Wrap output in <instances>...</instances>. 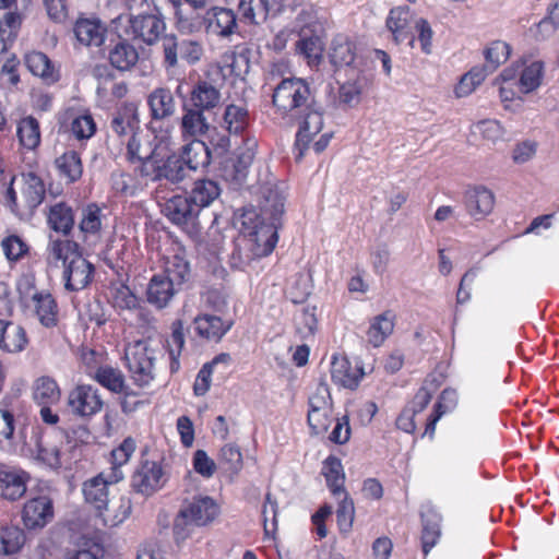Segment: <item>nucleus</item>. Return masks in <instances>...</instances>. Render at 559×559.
<instances>
[{"instance_id": "49", "label": "nucleus", "mask_w": 559, "mask_h": 559, "mask_svg": "<svg viewBox=\"0 0 559 559\" xmlns=\"http://www.w3.org/2000/svg\"><path fill=\"white\" fill-rule=\"evenodd\" d=\"M440 518L437 514L423 515L421 544L425 555L438 543L440 538Z\"/></svg>"}, {"instance_id": "35", "label": "nucleus", "mask_w": 559, "mask_h": 559, "mask_svg": "<svg viewBox=\"0 0 559 559\" xmlns=\"http://www.w3.org/2000/svg\"><path fill=\"white\" fill-rule=\"evenodd\" d=\"M55 166L59 176L66 180L67 183L78 181L83 174V165L79 153L75 151H68L55 159Z\"/></svg>"}, {"instance_id": "38", "label": "nucleus", "mask_w": 559, "mask_h": 559, "mask_svg": "<svg viewBox=\"0 0 559 559\" xmlns=\"http://www.w3.org/2000/svg\"><path fill=\"white\" fill-rule=\"evenodd\" d=\"M22 14L19 12H7L0 19V52L9 49L17 37L22 25Z\"/></svg>"}, {"instance_id": "10", "label": "nucleus", "mask_w": 559, "mask_h": 559, "mask_svg": "<svg viewBox=\"0 0 559 559\" xmlns=\"http://www.w3.org/2000/svg\"><path fill=\"white\" fill-rule=\"evenodd\" d=\"M165 145L154 138L153 141L142 132L133 134L127 142V156L131 163L139 162L141 164L140 171L143 177L147 175L146 167L154 165Z\"/></svg>"}, {"instance_id": "40", "label": "nucleus", "mask_w": 559, "mask_h": 559, "mask_svg": "<svg viewBox=\"0 0 559 559\" xmlns=\"http://www.w3.org/2000/svg\"><path fill=\"white\" fill-rule=\"evenodd\" d=\"M48 224L57 233L68 235L74 225L73 211L66 203H57L50 207Z\"/></svg>"}, {"instance_id": "1", "label": "nucleus", "mask_w": 559, "mask_h": 559, "mask_svg": "<svg viewBox=\"0 0 559 559\" xmlns=\"http://www.w3.org/2000/svg\"><path fill=\"white\" fill-rule=\"evenodd\" d=\"M272 103L283 117L299 121L295 142L298 151L296 159L299 160L323 128V108L317 102L309 83L300 78L283 79L273 91Z\"/></svg>"}, {"instance_id": "58", "label": "nucleus", "mask_w": 559, "mask_h": 559, "mask_svg": "<svg viewBox=\"0 0 559 559\" xmlns=\"http://www.w3.org/2000/svg\"><path fill=\"white\" fill-rule=\"evenodd\" d=\"M259 258L260 257L254 254L253 247L247 245V240L242 238L231 254L230 264L235 269L246 270L255 259Z\"/></svg>"}, {"instance_id": "62", "label": "nucleus", "mask_w": 559, "mask_h": 559, "mask_svg": "<svg viewBox=\"0 0 559 559\" xmlns=\"http://www.w3.org/2000/svg\"><path fill=\"white\" fill-rule=\"evenodd\" d=\"M263 523H264V533L269 535L272 531L276 530V516H277V502L272 498V495L269 492L265 496V503L262 510Z\"/></svg>"}, {"instance_id": "11", "label": "nucleus", "mask_w": 559, "mask_h": 559, "mask_svg": "<svg viewBox=\"0 0 559 559\" xmlns=\"http://www.w3.org/2000/svg\"><path fill=\"white\" fill-rule=\"evenodd\" d=\"M104 402L98 394V390L88 384L75 386L68 396V406L70 411L80 417H91L100 412Z\"/></svg>"}, {"instance_id": "56", "label": "nucleus", "mask_w": 559, "mask_h": 559, "mask_svg": "<svg viewBox=\"0 0 559 559\" xmlns=\"http://www.w3.org/2000/svg\"><path fill=\"white\" fill-rule=\"evenodd\" d=\"M362 86L358 81H349L338 88L340 104L344 108H354L361 100Z\"/></svg>"}, {"instance_id": "18", "label": "nucleus", "mask_w": 559, "mask_h": 559, "mask_svg": "<svg viewBox=\"0 0 559 559\" xmlns=\"http://www.w3.org/2000/svg\"><path fill=\"white\" fill-rule=\"evenodd\" d=\"M413 14L407 5L393 8L386 19L385 25L392 33L395 44L408 40L409 46H414L415 37L412 33Z\"/></svg>"}, {"instance_id": "46", "label": "nucleus", "mask_w": 559, "mask_h": 559, "mask_svg": "<svg viewBox=\"0 0 559 559\" xmlns=\"http://www.w3.org/2000/svg\"><path fill=\"white\" fill-rule=\"evenodd\" d=\"M163 274L181 289L191 277L190 264L183 257L176 254L167 261Z\"/></svg>"}, {"instance_id": "63", "label": "nucleus", "mask_w": 559, "mask_h": 559, "mask_svg": "<svg viewBox=\"0 0 559 559\" xmlns=\"http://www.w3.org/2000/svg\"><path fill=\"white\" fill-rule=\"evenodd\" d=\"M194 471L203 477L210 478L216 471L215 462L204 450H197L193 455Z\"/></svg>"}, {"instance_id": "6", "label": "nucleus", "mask_w": 559, "mask_h": 559, "mask_svg": "<svg viewBox=\"0 0 559 559\" xmlns=\"http://www.w3.org/2000/svg\"><path fill=\"white\" fill-rule=\"evenodd\" d=\"M163 64L167 71L179 68L180 62L198 63L203 56L200 43L186 38H178L174 34L162 38Z\"/></svg>"}, {"instance_id": "5", "label": "nucleus", "mask_w": 559, "mask_h": 559, "mask_svg": "<svg viewBox=\"0 0 559 559\" xmlns=\"http://www.w3.org/2000/svg\"><path fill=\"white\" fill-rule=\"evenodd\" d=\"M127 21L124 35L134 41H141L147 46L154 45L165 31L163 16L157 13H140L136 15H119L114 23Z\"/></svg>"}, {"instance_id": "20", "label": "nucleus", "mask_w": 559, "mask_h": 559, "mask_svg": "<svg viewBox=\"0 0 559 559\" xmlns=\"http://www.w3.org/2000/svg\"><path fill=\"white\" fill-rule=\"evenodd\" d=\"M181 290L163 273L154 275L146 289L147 301L158 309L165 308L174 296Z\"/></svg>"}, {"instance_id": "27", "label": "nucleus", "mask_w": 559, "mask_h": 559, "mask_svg": "<svg viewBox=\"0 0 559 559\" xmlns=\"http://www.w3.org/2000/svg\"><path fill=\"white\" fill-rule=\"evenodd\" d=\"M329 57L335 68L353 67L356 45L346 35L337 34L331 41Z\"/></svg>"}, {"instance_id": "8", "label": "nucleus", "mask_w": 559, "mask_h": 559, "mask_svg": "<svg viewBox=\"0 0 559 559\" xmlns=\"http://www.w3.org/2000/svg\"><path fill=\"white\" fill-rule=\"evenodd\" d=\"M147 175L153 181L166 180L170 183L177 185L182 182L186 178L190 177L183 160L178 153L169 154L167 147L162 151L154 165L146 167Z\"/></svg>"}, {"instance_id": "30", "label": "nucleus", "mask_w": 559, "mask_h": 559, "mask_svg": "<svg viewBox=\"0 0 559 559\" xmlns=\"http://www.w3.org/2000/svg\"><path fill=\"white\" fill-rule=\"evenodd\" d=\"M197 333L206 338L219 341L231 328V321L224 322L219 317L212 314L198 316L194 321Z\"/></svg>"}, {"instance_id": "29", "label": "nucleus", "mask_w": 559, "mask_h": 559, "mask_svg": "<svg viewBox=\"0 0 559 559\" xmlns=\"http://www.w3.org/2000/svg\"><path fill=\"white\" fill-rule=\"evenodd\" d=\"M183 116L181 118V128L183 133L191 136L204 135L211 124V118L214 116L202 110H198L183 104Z\"/></svg>"}, {"instance_id": "57", "label": "nucleus", "mask_w": 559, "mask_h": 559, "mask_svg": "<svg viewBox=\"0 0 559 559\" xmlns=\"http://www.w3.org/2000/svg\"><path fill=\"white\" fill-rule=\"evenodd\" d=\"M340 498L336 510L337 524L342 532H348L352 528L355 515L354 502L346 491Z\"/></svg>"}, {"instance_id": "34", "label": "nucleus", "mask_w": 559, "mask_h": 559, "mask_svg": "<svg viewBox=\"0 0 559 559\" xmlns=\"http://www.w3.org/2000/svg\"><path fill=\"white\" fill-rule=\"evenodd\" d=\"M76 39L85 46H100L104 41L105 29L96 20L80 19L74 25Z\"/></svg>"}, {"instance_id": "31", "label": "nucleus", "mask_w": 559, "mask_h": 559, "mask_svg": "<svg viewBox=\"0 0 559 559\" xmlns=\"http://www.w3.org/2000/svg\"><path fill=\"white\" fill-rule=\"evenodd\" d=\"M209 16V28L212 33L221 36L228 37L236 33L237 16L230 9L213 8Z\"/></svg>"}, {"instance_id": "13", "label": "nucleus", "mask_w": 559, "mask_h": 559, "mask_svg": "<svg viewBox=\"0 0 559 559\" xmlns=\"http://www.w3.org/2000/svg\"><path fill=\"white\" fill-rule=\"evenodd\" d=\"M94 266L81 254L71 252V259L64 265V287L70 292H78L85 288L92 281Z\"/></svg>"}, {"instance_id": "48", "label": "nucleus", "mask_w": 559, "mask_h": 559, "mask_svg": "<svg viewBox=\"0 0 559 559\" xmlns=\"http://www.w3.org/2000/svg\"><path fill=\"white\" fill-rule=\"evenodd\" d=\"M25 543L24 532L16 526L0 527V554L13 555L17 552Z\"/></svg>"}, {"instance_id": "2", "label": "nucleus", "mask_w": 559, "mask_h": 559, "mask_svg": "<svg viewBox=\"0 0 559 559\" xmlns=\"http://www.w3.org/2000/svg\"><path fill=\"white\" fill-rule=\"evenodd\" d=\"M83 495L85 501L96 509L106 525H118L131 513V500L126 497L120 498L118 511H110L108 480L103 477V474L84 483Z\"/></svg>"}, {"instance_id": "3", "label": "nucleus", "mask_w": 559, "mask_h": 559, "mask_svg": "<svg viewBox=\"0 0 559 559\" xmlns=\"http://www.w3.org/2000/svg\"><path fill=\"white\" fill-rule=\"evenodd\" d=\"M218 511V506L209 496H198L193 497L191 501H187L174 522L176 540H183L189 536V525L203 526L214 521Z\"/></svg>"}, {"instance_id": "16", "label": "nucleus", "mask_w": 559, "mask_h": 559, "mask_svg": "<svg viewBox=\"0 0 559 559\" xmlns=\"http://www.w3.org/2000/svg\"><path fill=\"white\" fill-rule=\"evenodd\" d=\"M221 98V92L215 85L209 81L200 80L193 85L188 99L183 104L215 116L214 109L219 106Z\"/></svg>"}, {"instance_id": "43", "label": "nucleus", "mask_w": 559, "mask_h": 559, "mask_svg": "<svg viewBox=\"0 0 559 559\" xmlns=\"http://www.w3.org/2000/svg\"><path fill=\"white\" fill-rule=\"evenodd\" d=\"M33 397L39 405H49L60 399V390L57 382L50 377L38 378L33 386Z\"/></svg>"}, {"instance_id": "19", "label": "nucleus", "mask_w": 559, "mask_h": 559, "mask_svg": "<svg viewBox=\"0 0 559 559\" xmlns=\"http://www.w3.org/2000/svg\"><path fill=\"white\" fill-rule=\"evenodd\" d=\"M464 203L472 217L483 219L493 210L495 194L484 186H476L465 192Z\"/></svg>"}, {"instance_id": "59", "label": "nucleus", "mask_w": 559, "mask_h": 559, "mask_svg": "<svg viewBox=\"0 0 559 559\" xmlns=\"http://www.w3.org/2000/svg\"><path fill=\"white\" fill-rule=\"evenodd\" d=\"M71 131L78 140H87L94 135L96 124L91 115H81L71 122Z\"/></svg>"}, {"instance_id": "64", "label": "nucleus", "mask_w": 559, "mask_h": 559, "mask_svg": "<svg viewBox=\"0 0 559 559\" xmlns=\"http://www.w3.org/2000/svg\"><path fill=\"white\" fill-rule=\"evenodd\" d=\"M317 330V318L313 312L302 310L296 318V331L302 338L313 336Z\"/></svg>"}, {"instance_id": "37", "label": "nucleus", "mask_w": 559, "mask_h": 559, "mask_svg": "<svg viewBox=\"0 0 559 559\" xmlns=\"http://www.w3.org/2000/svg\"><path fill=\"white\" fill-rule=\"evenodd\" d=\"M22 179V197L25 207L32 211L44 201L46 193L45 185L41 178L32 171L23 174Z\"/></svg>"}, {"instance_id": "45", "label": "nucleus", "mask_w": 559, "mask_h": 559, "mask_svg": "<svg viewBox=\"0 0 559 559\" xmlns=\"http://www.w3.org/2000/svg\"><path fill=\"white\" fill-rule=\"evenodd\" d=\"M93 379L114 393H122L128 388L122 372L109 366L97 368Z\"/></svg>"}, {"instance_id": "22", "label": "nucleus", "mask_w": 559, "mask_h": 559, "mask_svg": "<svg viewBox=\"0 0 559 559\" xmlns=\"http://www.w3.org/2000/svg\"><path fill=\"white\" fill-rule=\"evenodd\" d=\"M26 492V474L23 471L0 467V495L8 500L20 499Z\"/></svg>"}, {"instance_id": "52", "label": "nucleus", "mask_w": 559, "mask_h": 559, "mask_svg": "<svg viewBox=\"0 0 559 559\" xmlns=\"http://www.w3.org/2000/svg\"><path fill=\"white\" fill-rule=\"evenodd\" d=\"M511 47L501 40H496L485 50L486 68L492 73L501 63L508 60Z\"/></svg>"}, {"instance_id": "9", "label": "nucleus", "mask_w": 559, "mask_h": 559, "mask_svg": "<svg viewBox=\"0 0 559 559\" xmlns=\"http://www.w3.org/2000/svg\"><path fill=\"white\" fill-rule=\"evenodd\" d=\"M162 465L156 461L142 460L131 478L132 489L145 497L154 495L166 484Z\"/></svg>"}, {"instance_id": "61", "label": "nucleus", "mask_w": 559, "mask_h": 559, "mask_svg": "<svg viewBox=\"0 0 559 559\" xmlns=\"http://www.w3.org/2000/svg\"><path fill=\"white\" fill-rule=\"evenodd\" d=\"M237 221L240 223L241 231L247 235L250 229L253 230L259 227V224L263 221V216L257 212L253 206L242 207L240 214L237 215Z\"/></svg>"}, {"instance_id": "24", "label": "nucleus", "mask_w": 559, "mask_h": 559, "mask_svg": "<svg viewBox=\"0 0 559 559\" xmlns=\"http://www.w3.org/2000/svg\"><path fill=\"white\" fill-rule=\"evenodd\" d=\"M362 376V369L357 366L353 367L346 357H333L331 377L335 383L353 390L358 386Z\"/></svg>"}, {"instance_id": "41", "label": "nucleus", "mask_w": 559, "mask_h": 559, "mask_svg": "<svg viewBox=\"0 0 559 559\" xmlns=\"http://www.w3.org/2000/svg\"><path fill=\"white\" fill-rule=\"evenodd\" d=\"M223 120L229 133H241L249 124V112L246 105H227L224 110Z\"/></svg>"}, {"instance_id": "12", "label": "nucleus", "mask_w": 559, "mask_h": 559, "mask_svg": "<svg viewBox=\"0 0 559 559\" xmlns=\"http://www.w3.org/2000/svg\"><path fill=\"white\" fill-rule=\"evenodd\" d=\"M281 222L263 218L259 227L243 236L247 245L252 246L257 257H266L275 248L278 240L277 229Z\"/></svg>"}, {"instance_id": "51", "label": "nucleus", "mask_w": 559, "mask_h": 559, "mask_svg": "<svg viewBox=\"0 0 559 559\" xmlns=\"http://www.w3.org/2000/svg\"><path fill=\"white\" fill-rule=\"evenodd\" d=\"M239 11L250 23L259 24L266 20L269 14L267 0H240Z\"/></svg>"}, {"instance_id": "36", "label": "nucleus", "mask_w": 559, "mask_h": 559, "mask_svg": "<svg viewBox=\"0 0 559 559\" xmlns=\"http://www.w3.org/2000/svg\"><path fill=\"white\" fill-rule=\"evenodd\" d=\"M322 474L333 496L340 498L346 491L344 487L345 474L341 460L333 455L328 456L323 462Z\"/></svg>"}, {"instance_id": "33", "label": "nucleus", "mask_w": 559, "mask_h": 559, "mask_svg": "<svg viewBox=\"0 0 559 559\" xmlns=\"http://www.w3.org/2000/svg\"><path fill=\"white\" fill-rule=\"evenodd\" d=\"M108 59L117 70L128 71L138 63L139 52L127 39H122L109 51Z\"/></svg>"}, {"instance_id": "21", "label": "nucleus", "mask_w": 559, "mask_h": 559, "mask_svg": "<svg viewBox=\"0 0 559 559\" xmlns=\"http://www.w3.org/2000/svg\"><path fill=\"white\" fill-rule=\"evenodd\" d=\"M147 105L154 121L169 119L176 112V102L168 87L153 90L147 96Z\"/></svg>"}, {"instance_id": "60", "label": "nucleus", "mask_w": 559, "mask_h": 559, "mask_svg": "<svg viewBox=\"0 0 559 559\" xmlns=\"http://www.w3.org/2000/svg\"><path fill=\"white\" fill-rule=\"evenodd\" d=\"M112 304L118 309L133 310L138 308L139 299L128 286L122 285L115 290Z\"/></svg>"}, {"instance_id": "50", "label": "nucleus", "mask_w": 559, "mask_h": 559, "mask_svg": "<svg viewBox=\"0 0 559 559\" xmlns=\"http://www.w3.org/2000/svg\"><path fill=\"white\" fill-rule=\"evenodd\" d=\"M544 75V63L533 61L521 71L520 87L523 93H531L539 87Z\"/></svg>"}, {"instance_id": "14", "label": "nucleus", "mask_w": 559, "mask_h": 559, "mask_svg": "<svg viewBox=\"0 0 559 559\" xmlns=\"http://www.w3.org/2000/svg\"><path fill=\"white\" fill-rule=\"evenodd\" d=\"M22 519L29 530L43 528L53 519V504L48 496H38L26 501Z\"/></svg>"}, {"instance_id": "7", "label": "nucleus", "mask_w": 559, "mask_h": 559, "mask_svg": "<svg viewBox=\"0 0 559 559\" xmlns=\"http://www.w3.org/2000/svg\"><path fill=\"white\" fill-rule=\"evenodd\" d=\"M165 216L179 226L191 238H198L202 230L200 209L192 204L187 195H175L169 199L163 210Z\"/></svg>"}, {"instance_id": "44", "label": "nucleus", "mask_w": 559, "mask_h": 559, "mask_svg": "<svg viewBox=\"0 0 559 559\" xmlns=\"http://www.w3.org/2000/svg\"><path fill=\"white\" fill-rule=\"evenodd\" d=\"M36 314L40 323L46 328L57 324V304L50 294H35Z\"/></svg>"}, {"instance_id": "47", "label": "nucleus", "mask_w": 559, "mask_h": 559, "mask_svg": "<svg viewBox=\"0 0 559 559\" xmlns=\"http://www.w3.org/2000/svg\"><path fill=\"white\" fill-rule=\"evenodd\" d=\"M17 136L25 148H36L40 142L38 121L32 116L23 118L17 126Z\"/></svg>"}, {"instance_id": "28", "label": "nucleus", "mask_w": 559, "mask_h": 559, "mask_svg": "<svg viewBox=\"0 0 559 559\" xmlns=\"http://www.w3.org/2000/svg\"><path fill=\"white\" fill-rule=\"evenodd\" d=\"M25 64L36 76H39L46 84L51 85L59 81V71L55 69L50 59L40 51H32L25 56Z\"/></svg>"}, {"instance_id": "23", "label": "nucleus", "mask_w": 559, "mask_h": 559, "mask_svg": "<svg viewBox=\"0 0 559 559\" xmlns=\"http://www.w3.org/2000/svg\"><path fill=\"white\" fill-rule=\"evenodd\" d=\"M110 128L120 138L139 134L140 119L138 107L131 103L119 108L111 119Z\"/></svg>"}, {"instance_id": "25", "label": "nucleus", "mask_w": 559, "mask_h": 559, "mask_svg": "<svg viewBox=\"0 0 559 559\" xmlns=\"http://www.w3.org/2000/svg\"><path fill=\"white\" fill-rule=\"evenodd\" d=\"M27 343L28 340L23 326L0 319V349L8 353H20Z\"/></svg>"}, {"instance_id": "15", "label": "nucleus", "mask_w": 559, "mask_h": 559, "mask_svg": "<svg viewBox=\"0 0 559 559\" xmlns=\"http://www.w3.org/2000/svg\"><path fill=\"white\" fill-rule=\"evenodd\" d=\"M255 141H247L246 147L239 148L236 157L229 159L224 167V177L235 186L240 187L246 182L249 168L254 159Z\"/></svg>"}, {"instance_id": "53", "label": "nucleus", "mask_w": 559, "mask_h": 559, "mask_svg": "<svg viewBox=\"0 0 559 559\" xmlns=\"http://www.w3.org/2000/svg\"><path fill=\"white\" fill-rule=\"evenodd\" d=\"M219 465L230 474H237L243 465L240 449L235 444H226L221 449Z\"/></svg>"}, {"instance_id": "26", "label": "nucleus", "mask_w": 559, "mask_h": 559, "mask_svg": "<svg viewBox=\"0 0 559 559\" xmlns=\"http://www.w3.org/2000/svg\"><path fill=\"white\" fill-rule=\"evenodd\" d=\"M189 174L204 168L211 163V152L207 145L200 140H193L183 145L178 153Z\"/></svg>"}, {"instance_id": "4", "label": "nucleus", "mask_w": 559, "mask_h": 559, "mask_svg": "<svg viewBox=\"0 0 559 559\" xmlns=\"http://www.w3.org/2000/svg\"><path fill=\"white\" fill-rule=\"evenodd\" d=\"M154 349L144 340L129 344L124 352L127 367L134 383L141 388L148 386L154 380Z\"/></svg>"}, {"instance_id": "17", "label": "nucleus", "mask_w": 559, "mask_h": 559, "mask_svg": "<svg viewBox=\"0 0 559 559\" xmlns=\"http://www.w3.org/2000/svg\"><path fill=\"white\" fill-rule=\"evenodd\" d=\"M260 195L259 206L263 218L281 222L285 206L283 185L267 183L261 188Z\"/></svg>"}, {"instance_id": "55", "label": "nucleus", "mask_w": 559, "mask_h": 559, "mask_svg": "<svg viewBox=\"0 0 559 559\" xmlns=\"http://www.w3.org/2000/svg\"><path fill=\"white\" fill-rule=\"evenodd\" d=\"M296 49L308 59L318 58L322 52V41L318 35H309L306 29H302L296 43Z\"/></svg>"}, {"instance_id": "32", "label": "nucleus", "mask_w": 559, "mask_h": 559, "mask_svg": "<svg viewBox=\"0 0 559 559\" xmlns=\"http://www.w3.org/2000/svg\"><path fill=\"white\" fill-rule=\"evenodd\" d=\"M221 194L218 183L211 179H199L193 183L188 199L200 209L210 206Z\"/></svg>"}, {"instance_id": "39", "label": "nucleus", "mask_w": 559, "mask_h": 559, "mask_svg": "<svg viewBox=\"0 0 559 559\" xmlns=\"http://www.w3.org/2000/svg\"><path fill=\"white\" fill-rule=\"evenodd\" d=\"M394 314L391 311H385L377 316L369 326L367 332L368 342L374 347L380 346L384 340L393 332Z\"/></svg>"}, {"instance_id": "54", "label": "nucleus", "mask_w": 559, "mask_h": 559, "mask_svg": "<svg viewBox=\"0 0 559 559\" xmlns=\"http://www.w3.org/2000/svg\"><path fill=\"white\" fill-rule=\"evenodd\" d=\"M102 210L96 204H88L82 210V218L79 228L83 234L95 235L102 226Z\"/></svg>"}, {"instance_id": "42", "label": "nucleus", "mask_w": 559, "mask_h": 559, "mask_svg": "<svg viewBox=\"0 0 559 559\" xmlns=\"http://www.w3.org/2000/svg\"><path fill=\"white\" fill-rule=\"evenodd\" d=\"M35 457L51 469H58L62 465L60 447L49 438L39 439L36 442Z\"/></svg>"}]
</instances>
